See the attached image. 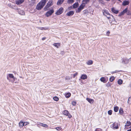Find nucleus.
I'll list each match as a JSON object with an SVG mask.
<instances>
[{
	"label": "nucleus",
	"mask_w": 131,
	"mask_h": 131,
	"mask_svg": "<svg viewBox=\"0 0 131 131\" xmlns=\"http://www.w3.org/2000/svg\"><path fill=\"white\" fill-rule=\"evenodd\" d=\"M74 13V12L73 11H70L67 14V15L70 16L72 15Z\"/></svg>",
	"instance_id": "9b49d317"
},
{
	"label": "nucleus",
	"mask_w": 131,
	"mask_h": 131,
	"mask_svg": "<svg viewBox=\"0 0 131 131\" xmlns=\"http://www.w3.org/2000/svg\"><path fill=\"white\" fill-rule=\"evenodd\" d=\"M114 79V77L113 76L111 77L110 79V80L111 82H112Z\"/></svg>",
	"instance_id": "2f4dec72"
},
{
	"label": "nucleus",
	"mask_w": 131,
	"mask_h": 131,
	"mask_svg": "<svg viewBox=\"0 0 131 131\" xmlns=\"http://www.w3.org/2000/svg\"><path fill=\"white\" fill-rule=\"evenodd\" d=\"M106 86L108 88L110 87L111 86V85L110 83H108L106 84Z\"/></svg>",
	"instance_id": "37998d69"
},
{
	"label": "nucleus",
	"mask_w": 131,
	"mask_h": 131,
	"mask_svg": "<svg viewBox=\"0 0 131 131\" xmlns=\"http://www.w3.org/2000/svg\"><path fill=\"white\" fill-rule=\"evenodd\" d=\"M115 72H113V73H115Z\"/></svg>",
	"instance_id": "e2e57ef3"
},
{
	"label": "nucleus",
	"mask_w": 131,
	"mask_h": 131,
	"mask_svg": "<svg viewBox=\"0 0 131 131\" xmlns=\"http://www.w3.org/2000/svg\"><path fill=\"white\" fill-rule=\"evenodd\" d=\"M120 125L119 123L115 122L112 125V128L114 129H117L118 128V127Z\"/></svg>",
	"instance_id": "f03ea898"
},
{
	"label": "nucleus",
	"mask_w": 131,
	"mask_h": 131,
	"mask_svg": "<svg viewBox=\"0 0 131 131\" xmlns=\"http://www.w3.org/2000/svg\"><path fill=\"white\" fill-rule=\"evenodd\" d=\"M63 114L68 116L69 118H70L72 117L71 115L69 113L68 111L67 110L64 111L63 112Z\"/></svg>",
	"instance_id": "6e6552de"
},
{
	"label": "nucleus",
	"mask_w": 131,
	"mask_h": 131,
	"mask_svg": "<svg viewBox=\"0 0 131 131\" xmlns=\"http://www.w3.org/2000/svg\"><path fill=\"white\" fill-rule=\"evenodd\" d=\"M129 3V2L128 1H125L123 2V5L124 6H125L128 5Z\"/></svg>",
	"instance_id": "aec40b11"
},
{
	"label": "nucleus",
	"mask_w": 131,
	"mask_h": 131,
	"mask_svg": "<svg viewBox=\"0 0 131 131\" xmlns=\"http://www.w3.org/2000/svg\"><path fill=\"white\" fill-rule=\"evenodd\" d=\"M54 12V11L53 9H51L46 12L45 14V15L47 17H48L51 16Z\"/></svg>",
	"instance_id": "39448f33"
},
{
	"label": "nucleus",
	"mask_w": 131,
	"mask_h": 131,
	"mask_svg": "<svg viewBox=\"0 0 131 131\" xmlns=\"http://www.w3.org/2000/svg\"><path fill=\"white\" fill-rule=\"evenodd\" d=\"M108 114L111 115L112 114V111L111 110H110L108 111Z\"/></svg>",
	"instance_id": "4c0bfd02"
},
{
	"label": "nucleus",
	"mask_w": 131,
	"mask_h": 131,
	"mask_svg": "<svg viewBox=\"0 0 131 131\" xmlns=\"http://www.w3.org/2000/svg\"><path fill=\"white\" fill-rule=\"evenodd\" d=\"M131 123L130 122L127 121L126 125H125V126H128L130 125Z\"/></svg>",
	"instance_id": "393cba45"
},
{
	"label": "nucleus",
	"mask_w": 131,
	"mask_h": 131,
	"mask_svg": "<svg viewBox=\"0 0 131 131\" xmlns=\"http://www.w3.org/2000/svg\"><path fill=\"white\" fill-rule=\"evenodd\" d=\"M110 32L109 31H108L106 33L107 35L108 36H109V35Z\"/></svg>",
	"instance_id": "864d4df0"
},
{
	"label": "nucleus",
	"mask_w": 131,
	"mask_h": 131,
	"mask_svg": "<svg viewBox=\"0 0 131 131\" xmlns=\"http://www.w3.org/2000/svg\"><path fill=\"white\" fill-rule=\"evenodd\" d=\"M64 0H58V1L57 4L58 5H60L62 4Z\"/></svg>",
	"instance_id": "4468645a"
},
{
	"label": "nucleus",
	"mask_w": 131,
	"mask_h": 131,
	"mask_svg": "<svg viewBox=\"0 0 131 131\" xmlns=\"http://www.w3.org/2000/svg\"><path fill=\"white\" fill-rule=\"evenodd\" d=\"M99 2L102 4H103L104 3V2L102 0H99Z\"/></svg>",
	"instance_id": "a19ab883"
},
{
	"label": "nucleus",
	"mask_w": 131,
	"mask_h": 131,
	"mask_svg": "<svg viewBox=\"0 0 131 131\" xmlns=\"http://www.w3.org/2000/svg\"><path fill=\"white\" fill-rule=\"evenodd\" d=\"M86 100L90 103H93L94 102V100L91 99L87 98L86 99Z\"/></svg>",
	"instance_id": "2eb2a0df"
},
{
	"label": "nucleus",
	"mask_w": 131,
	"mask_h": 131,
	"mask_svg": "<svg viewBox=\"0 0 131 131\" xmlns=\"http://www.w3.org/2000/svg\"><path fill=\"white\" fill-rule=\"evenodd\" d=\"M43 2L40 1V2L38 3L36 7V9L38 10H41L45 5V4Z\"/></svg>",
	"instance_id": "f257e3e1"
},
{
	"label": "nucleus",
	"mask_w": 131,
	"mask_h": 131,
	"mask_svg": "<svg viewBox=\"0 0 131 131\" xmlns=\"http://www.w3.org/2000/svg\"><path fill=\"white\" fill-rule=\"evenodd\" d=\"M48 1V0H42L41 1H42L43 2L45 3H44L46 4L47 2Z\"/></svg>",
	"instance_id": "c03bdc74"
},
{
	"label": "nucleus",
	"mask_w": 131,
	"mask_h": 131,
	"mask_svg": "<svg viewBox=\"0 0 131 131\" xmlns=\"http://www.w3.org/2000/svg\"><path fill=\"white\" fill-rule=\"evenodd\" d=\"M124 14H123V13H122V12H121L119 15V16H121L123 15Z\"/></svg>",
	"instance_id": "09e8293b"
},
{
	"label": "nucleus",
	"mask_w": 131,
	"mask_h": 131,
	"mask_svg": "<svg viewBox=\"0 0 131 131\" xmlns=\"http://www.w3.org/2000/svg\"><path fill=\"white\" fill-rule=\"evenodd\" d=\"M78 73L77 72H76L75 73V74H73V77L74 78L75 76H76L77 74H78Z\"/></svg>",
	"instance_id": "de8ad7c7"
},
{
	"label": "nucleus",
	"mask_w": 131,
	"mask_h": 131,
	"mask_svg": "<svg viewBox=\"0 0 131 131\" xmlns=\"http://www.w3.org/2000/svg\"><path fill=\"white\" fill-rule=\"evenodd\" d=\"M129 86H130V87H131V84H130V85H129Z\"/></svg>",
	"instance_id": "bf43d9fd"
},
{
	"label": "nucleus",
	"mask_w": 131,
	"mask_h": 131,
	"mask_svg": "<svg viewBox=\"0 0 131 131\" xmlns=\"http://www.w3.org/2000/svg\"><path fill=\"white\" fill-rule=\"evenodd\" d=\"M128 103L129 104H130L131 103V97H130L128 99Z\"/></svg>",
	"instance_id": "72a5a7b5"
},
{
	"label": "nucleus",
	"mask_w": 131,
	"mask_h": 131,
	"mask_svg": "<svg viewBox=\"0 0 131 131\" xmlns=\"http://www.w3.org/2000/svg\"><path fill=\"white\" fill-rule=\"evenodd\" d=\"M18 11L19 14L20 15H25V13L23 10H18Z\"/></svg>",
	"instance_id": "f8f14e48"
},
{
	"label": "nucleus",
	"mask_w": 131,
	"mask_h": 131,
	"mask_svg": "<svg viewBox=\"0 0 131 131\" xmlns=\"http://www.w3.org/2000/svg\"><path fill=\"white\" fill-rule=\"evenodd\" d=\"M85 6V5L83 4L82 3L78 9H76L75 10L76 12L77 13L80 12L81 10L84 8Z\"/></svg>",
	"instance_id": "7ed1b4c3"
},
{
	"label": "nucleus",
	"mask_w": 131,
	"mask_h": 131,
	"mask_svg": "<svg viewBox=\"0 0 131 131\" xmlns=\"http://www.w3.org/2000/svg\"><path fill=\"white\" fill-rule=\"evenodd\" d=\"M86 63L88 65H91L93 63V62L92 60H90L86 62Z\"/></svg>",
	"instance_id": "a211bd4d"
},
{
	"label": "nucleus",
	"mask_w": 131,
	"mask_h": 131,
	"mask_svg": "<svg viewBox=\"0 0 131 131\" xmlns=\"http://www.w3.org/2000/svg\"><path fill=\"white\" fill-rule=\"evenodd\" d=\"M119 113L121 114H123V111L122 109L121 108L119 110Z\"/></svg>",
	"instance_id": "7c9ffc66"
},
{
	"label": "nucleus",
	"mask_w": 131,
	"mask_h": 131,
	"mask_svg": "<svg viewBox=\"0 0 131 131\" xmlns=\"http://www.w3.org/2000/svg\"><path fill=\"white\" fill-rule=\"evenodd\" d=\"M127 131H131V129L127 130Z\"/></svg>",
	"instance_id": "6e6d98bb"
},
{
	"label": "nucleus",
	"mask_w": 131,
	"mask_h": 131,
	"mask_svg": "<svg viewBox=\"0 0 131 131\" xmlns=\"http://www.w3.org/2000/svg\"><path fill=\"white\" fill-rule=\"evenodd\" d=\"M79 5V3L77 2L74 4L73 5V6L74 8H77Z\"/></svg>",
	"instance_id": "f3484780"
},
{
	"label": "nucleus",
	"mask_w": 131,
	"mask_h": 131,
	"mask_svg": "<svg viewBox=\"0 0 131 131\" xmlns=\"http://www.w3.org/2000/svg\"><path fill=\"white\" fill-rule=\"evenodd\" d=\"M76 103L75 102L73 101L71 103L72 104L73 106H75L76 105Z\"/></svg>",
	"instance_id": "e433bc0d"
},
{
	"label": "nucleus",
	"mask_w": 131,
	"mask_h": 131,
	"mask_svg": "<svg viewBox=\"0 0 131 131\" xmlns=\"http://www.w3.org/2000/svg\"><path fill=\"white\" fill-rule=\"evenodd\" d=\"M90 0H83L82 3L85 5L86 4L89 2Z\"/></svg>",
	"instance_id": "dca6fc26"
},
{
	"label": "nucleus",
	"mask_w": 131,
	"mask_h": 131,
	"mask_svg": "<svg viewBox=\"0 0 131 131\" xmlns=\"http://www.w3.org/2000/svg\"><path fill=\"white\" fill-rule=\"evenodd\" d=\"M63 8L62 7L60 8L59 10L56 13V14L57 15H59L61 14L63 12Z\"/></svg>",
	"instance_id": "0eeeda50"
},
{
	"label": "nucleus",
	"mask_w": 131,
	"mask_h": 131,
	"mask_svg": "<svg viewBox=\"0 0 131 131\" xmlns=\"http://www.w3.org/2000/svg\"><path fill=\"white\" fill-rule=\"evenodd\" d=\"M124 14H123V13H122V12H121L119 15V16H121L123 15Z\"/></svg>",
	"instance_id": "8fccbe9b"
},
{
	"label": "nucleus",
	"mask_w": 131,
	"mask_h": 131,
	"mask_svg": "<svg viewBox=\"0 0 131 131\" xmlns=\"http://www.w3.org/2000/svg\"><path fill=\"white\" fill-rule=\"evenodd\" d=\"M61 129V127H57L56 128V129L57 130H60Z\"/></svg>",
	"instance_id": "79ce46f5"
},
{
	"label": "nucleus",
	"mask_w": 131,
	"mask_h": 131,
	"mask_svg": "<svg viewBox=\"0 0 131 131\" xmlns=\"http://www.w3.org/2000/svg\"><path fill=\"white\" fill-rule=\"evenodd\" d=\"M72 6H70V7H69V9H70V8H72Z\"/></svg>",
	"instance_id": "4d7b16f0"
},
{
	"label": "nucleus",
	"mask_w": 131,
	"mask_h": 131,
	"mask_svg": "<svg viewBox=\"0 0 131 131\" xmlns=\"http://www.w3.org/2000/svg\"><path fill=\"white\" fill-rule=\"evenodd\" d=\"M118 110V108L117 106H115L114 108V110L115 112H117Z\"/></svg>",
	"instance_id": "a878e982"
},
{
	"label": "nucleus",
	"mask_w": 131,
	"mask_h": 131,
	"mask_svg": "<svg viewBox=\"0 0 131 131\" xmlns=\"http://www.w3.org/2000/svg\"><path fill=\"white\" fill-rule=\"evenodd\" d=\"M87 78V76L86 74H82L81 77V78L83 80L86 79Z\"/></svg>",
	"instance_id": "ddd939ff"
},
{
	"label": "nucleus",
	"mask_w": 131,
	"mask_h": 131,
	"mask_svg": "<svg viewBox=\"0 0 131 131\" xmlns=\"http://www.w3.org/2000/svg\"><path fill=\"white\" fill-rule=\"evenodd\" d=\"M38 28L40 30H46L48 29L47 28H45V29L43 27H38Z\"/></svg>",
	"instance_id": "f704fd0d"
},
{
	"label": "nucleus",
	"mask_w": 131,
	"mask_h": 131,
	"mask_svg": "<svg viewBox=\"0 0 131 131\" xmlns=\"http://www.w3.org/2000/svg\"><path fill=\"white\" fill-rule=\"evenodd\" d=\"M74 0H68V3L69 4H71L73 3L74 2Z\"/></svg>",
	"instance_id": "bb28decb"
},
{
	"label": "nucleus",
	"mask_w": 131,
	"mask_h": 131,
	"mask_svg": "<svg viewBox=\"0 0 131 131\" xmlns=\"http://www.w3.org/2000/svg\"><path fill=\"white\" fill-rule=\"evenodd\" d=\"M46 39V38L45 37H43L42 38V40H45Z\"/></svg>",
	"instance_id": "5fc2aeb1"
},
{
	"label": "nucleus",
	"mask_w": 131,
	"mask_h": 131,
	"mask_svg": "<svg viewBox=\"0 0 131 131\" xmlns=\"http://www.w3.org/2000/svg\"><path fill=\"white\" fill-rule=\"evenodd\" d=\"M77 1H79V2L80 1V0H76Z\"/></svg>",
	"instance_id": "13d9d810"
},
{
	"label": "nucleus",
	"mask_w": 131,
	"mask_h": 131,
	"mask_svg": "<svg viewBox=\"0 0 131 131\" xmlns=\"http://www.w3.org/2000/svg\"><path fill=\"white\" fill-rule=\"evenodd\" d=\"M25 1V0H16L15 2L17 5H20L22 3Z\"/></svg>",
	"instance_id": "9d476101"
},
{
	"label": "nucleus",
	"mask_w": 131,
	"mask_h": 131,
	"mask_svg": "<svg viewBox=\"0 0 131 131\" xmlns=\"http://www.w3.org/2000/svg\"><path fill=\"white\" fill-rule=\"evenodd\" d=\"M24 125H28L29 124V123L28 122H25L24 123Z\"/></svg>",
	"instance_id": "ea45409f"
},
{
	"label": "nucleus",
	"mask_w": 131,
	"mask_h": 131,
	"mask_svg": "<svg viewBox=\"0 0 131 131\" xmlns=\"http://www.w3.org/2000/svg\"><path fill=\"white\" fill-rule=\"evenodd\" d=\"M71 78H70L69 77H66L65 78V79L67 80H69L70 79H71Z\"/></svg>",
	"instance_id": "58836bf2"
},
{
	"label": "nucleus",
	"mask_w": 131,
	"mask_h": 131,
	"mask_svg": "<svg viewBox=\"0 0 131 131\" xmlns=\"http://www.w3.org/2000/svg\"><path fill=\"white\" fill-rule=\"evenodd\" d=\"M8 76L9 77L13 78L14 80H15V79H16V78H15L14 77V76L12 74H8Z\"/></svg>",
	"instance_id": "b1692460"
},
{
	"label": "nucleus",
	"mask_w": 131,
	"mask_h": 131,
	"mask_svg": "<svg viewBox=\"0 0 131 131\" xmlns=\"http://www.w3.org/2000/svg\"><path fill=\"white\" fill-rule=\"evenodd\" d=\"M24 123L21 121L19 123V126L20 127H22L24 125Z\"/></svg>",
	"instance_id": "5701e85b"
},
{
	"label": "nucleus",
	"mask_w": 131,
	"mask_h": 131,
	"mask_svg": "<svg viewBox=\"0 0 131 131\" xmlns=\"http://www.w3.org/2000/svg\"><path fill=\"white\" fill-rule=\"evenodd\" d=\"M124 14H123V13H122V12H121L119 15V16H121L123 15Z\"/></svg>",
	"instance_id": "3c124183"
},
{
	"label": "nucleus",
	"mask_w": 131,
	"mask_h": 131,
	"mask_svg": "<svg viewBox=\"0 0 131 131\" xmlns=\"http://www.w3.org/2000/svg\"><path fill=\"white\" fill-rule=\"evenodd\" d=\"M130 60L131 61V57L129 58Z\"/></svg>",
	"instance_id": "052dcab7"
},
{
	"label": "nucleus",
	"mask_w": 131,
	"mask_h": 131,
	"mask_svg": "<svg viewBox=\"0 0 131 131\" xmlns=\"http://www.w3.org/2000/svg\"><path fill=\"white\" fill-rule=\"evenodd\" d=\"M41 125L46 128H47L48 127V126L47 125L43 123H41Z\"/></svg>",
	"instance_id": "473e14b6"
},
{
	"label": "nucleus",
	"mask_w": 131,
	"mask_h": 131,
	"mask_svg": "<svg viewBox=\"0 0 131 131\" xmlns=\"http://www.w3.org/2000/svg\"><path fill=\"white\" fill-rule=\"evenodd\" d=\"M102 12L104 15L105 16H106L107 15L109 16H111L107 10L104 9L103 10Z\"/></svg>",
	"instance_id": "1a4fd4ad"
},
{
	"label": "nucleus",
	"mask_w": 131,
	"mask_h": 131,
	"mask_svg": "<svg viewBox=\"0 0 131 131\" xmlns=\"http://www.w3.org/2000/svg\"><path fill=\"white\" fill-rule=\"evenodd\" d=\"M53 99L54 100L56 101H58L59 100L58 98L56 96L54 97L53 98Z\"/></svg>",
	"instance_id": "c9c22d12"
},
{
	"label": "nucleus",
	"mask_w": 131,
	"mask_h": 131,
	"mask_svg": "<svg viewBox=\"0 0 131 131\" xmlns=\"http://www.w3.org/2000/svg\"><path fill=\"white\" fill-rule=\"evenodd\" d=\"M127 12V8H126L124 9L122 12V13L124 14L125 13Z\"/></svg>",
	"instance_id": "c85d7f7f"
},
{
	"label": "nucleus",
	"mask_w": 131,
	"mask_h": 131,
	"mask_svg": "<svg viewBox=\"0 0 131 131\" xmlns=\"http://www.w3.org/2000/svg\"><path fill=\"white\" fill-rule=\"evenodd\" d=\"M71 96V94L70 93H68L66 94L65 96L67 98Z\"/></svg>",
	"instance_id": "cd10ccee"
},
{
	"label": "nucleus",
	"mask_w": 131,
	"mask_h": 131,
	"mask_svg": "<svg viewBox=\"0 0 131 131\" xmlns=\"http://www.w3.org/2000/svg\"><path fill=\"white\" fill-rule=\"evenodd\" d=\"M127 14L128 15H130L131 14V13L130 11H128L127 12Z\"/></svg>",
	"instance_id": "a18cd8bd"
},
{
	"label": "nucleus",
	"mask_w": 131,
	"mask_h": 131,
	"mask_svg": "<svg viewBox=\"0 0 131 131\" xmlns=\"http://www.w3.org/2000/svg\"><path fill=\"white\" fill-rule=\"evenodd\" d=\"M84 12H86V10H84Z\"/></svg>",
	"instance_id": "680f3d73"
},
{
	"label": "nucleus",
	"mask_w": 131,
	"mask_h": 131,
	"mask_svg": "<svg viewBox=\"0 0 131 131\" xmlns=\"http://www.w3.org/2000/svg\"><path fill=\"white\" fill-rule=\"evenodd\" d=\"M112 12L116 14H117L118 12V10H115L114 8H112Z\"/></svg>",
	"instance_id": "4be33fe9"
},
{
	"label": "nucleus",
	"mask_w": 131,
	"mask_h": 131,
	"mask_svg": "<svg viewBox=\"0 0 131 131\" xmlns=\"http://www.w3.org/2000/svg\"><path fill=\"white\" fill-rule=\"evenodd\" d=\"M53 45L57 48H58L60 46V44L59 43H55L53 44Z\"/></svg>",
	"instance_id": "6ab92c4d"
},
{
	"label": "nucleus",
	"mask_w": 131,
	"mask_h": 131,
	"mask_svg": "<svg viewBox=\"0 0 131 131\" xmlns=\"http://www.w3.org/2000/svg\"><path fill=\"white\" fill-rule=\"evenodd\" d=\"M8 6L9 7H10L12 8H13V7H12V6H11V4H8Z\"/></svg>",
	"instance_id": "49530a36"
},
{
	"label": "nucleus",
	"mask_w": 131,
	"mask_h": 131,
	"mask_svg": "<svg viewBox=\"0 0 131 131\" xmlns=\"http://www.w3.org/2000/svg\"><path fill=\"white\" fill-rule=\"evenodd\" d=\"M110 16H107V15L106 16L107 18L108 19H109L110 18H111Z\"/></svg>",
	"instance_id": "603ef678"
},
{
	"label": "nucleus",
	"mask_w": 131,
	"mask_h": 131,
	"mask_svg": "<svg viewBox=\"0 0 131 131\" xmlns=\"http://www.w3.org/2000/svg\"><path fill=\"white\" fill-rule=\"evenodd\" d=\"M100 81L104 83L106 82L105 79L104 77H101L100 79Z\"/></svg>",
	"instance_id": "412c9836"
},
{
	"label": "nucleus",
	"mask_w": 131,
	"mask_h": 131,
	"mask_svg": "<svg viewBox=\"0 0 131 131\" xmlns=\"http://www.w3.org/2000/svg\"><path fill=\"white\" fill-rule=\"evenodd\" d=\"M118 83L119 84H121L123 83L122 80H121L119 79L118 80Z\"/></svg>",
	"instance_id": "c756f323"
},
{
	"label": "nucleus",
	"mask_w": 131,
	"mask_h": 131,
	"mask_svg": "<svg viewBox=\"0 0 131 131\" xmlns=\"http://www.w3.org/2000/svg\"><path fill=\"white\" fill-rule=\"evenodd\" d=\"M130 61L129 58L128 59L126 58H124L122 60V63L124 64H128Z\"/></svg>",
	"instance_id": "423d86ee"
},
{
	"label": "nucleus",
	"mask_w": 131,
	"mask_h": 131,
	"mask_svg": "<svg viewBox=\"0 0 131 131\" xmlns=\"http://www.w3.org/2000/svg\"><path fill=\"white\" fill-rule=\"evenodd\" d=\"M52 4V1H49L44 7V10L45 11L47 10L48 9V8L51 6Z\"/></svg>",
	"instance_id": "20e7f679"
}]
</instances>
